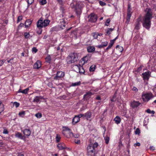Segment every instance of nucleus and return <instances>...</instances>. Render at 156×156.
Wrapping results in <instances>:
<instances>
[{"instance_id": "nucleus-50", "label": "nucleus", "mask_w": 156, "mask_h": 156, "mask_svg": "<svg viewBox=\"0 0 156 156\" xmlns=\"http://www.w3.org/2000/svg\"><path fill=\"white\" fill-rule=\"evenodd\" d=\"M77 115L79 117V118L82 117H85L84 114H80Z\"/></svg>"}, {"instance_id": "nucleus-55", "label": "nucleus", "mask_w": 156, "mask_h": 156, "mask_svg": "<svg viewBox=\"0 0 156 156\" xmlns=\"http://www.w3.org/2000/svg\"><path fill=\"white\" fill-rule=\"evenodd\" d=\"M78 71H79V72L80 73H83L84 72V70L83 68V69H81V70H80V69H79V70Z\"/></svg>"}, {"instance_id": "nucleus-12", "label": "nucleus", "mask_w": 156, "mask_h": 156, "mask_svg": "<svg viewBox=\"0 0 156 156\" xmlns=\"http://www.w3.org/2000/svg\"><path fill=\"white\" fill-rule=\"evenodd\" d=\"M15 136L16 137L18 138L21 139L25 140V137L23 136L21 133L17 132L15 133Z\"/></svg>"}, {"instance_id": "nucleus-27", "label": "nucleus", "mask_w": 156, "mask_h": 156, "mask_svg": "<svg viewBox=\"0 0 156 156\" xmlns=\"http://www.w3.org/2000/svg\"><path fill=\"white\" fill-rule=\"evenodd\" d=\"M113 30L114 28H108L106 31V35H110Z\"/></svg>"}, {"instance_id": "nucleus-7", "label": "nucleus", "mask_w": 156, "mask_h": 156, "mask_svg": "<svg viewBox=\"0 0 156 156\" xmlns=\"http://www.w3.org/2000/svg\"><path fill=\"white\" fill-rule=\"evenodd\" d=\"M89 20L92 22H96L97 19V16L94 13H91L88 17Z\"/></svg>"}, {"instance_id": "nucleus-58", "label": "nucleus", "mask_w": 156, "mask_h": 156, "mask_svg": "<svg viewBox=\"0 0 156 156\" xmlns=\"http://www.w3.org/2000/svg\"><path fill=\"white\" fill-rule=\"evenodd\" d=\"M132 90L133 91L136 92L138 91L137 89L135 87H133V88Z\"/></svg>"}, {"instance_id": "nucleus-4", "label": "nucleus", "mask_w": 156, "mask_h": 156, "mask_svg": "<svg viewBox=\"0 0 156 156\" xmlns=\"http://www.w3.org/2000/svg\"><path fill=\"white\" fill-rule=\"evenodd\" d=\"M77 55L76 54L73 53L70 54L67 58L66 61L68 64L74 63L77 60Z\"/></svg>"}, {"instance_id": "nucleus-48", "label": "nucleus", "mask_w": 156, "mask_h": 156, "mask_svg": "<svg viewBox=\"0 0 156 156\" xmlns=\"http://www.w3.org/2000/svg\"><path fill=\"white\" fill-rule=\"evenodd\" d=\"M114 43H113V41H110V43L109 44L108 46L111 48Z\"/></svg>"}, {"instance_id": "nucleus-11", "label": "nucleus", "mask_w": 156, "mask_h": 156, "mask_svg": "<svg viewBox=\"0 0 156 156\" xmlns=\"http://www.w3.org/2000/svg\"><path fill=\"white\" fill-rule=\"evenodd\" d=\"M93 94L90 91H88L84 95L83 98L86 100L88 99Z\"/></svg>"}, {"instance_id": "nucleus-3", "label": "nucleus", "mask_w": 156, "mask_h": 156, "mask_svg": "<svg viewBox=\"0 0 156 156\" xmlns=\"http://www.w3.org/2000/svg\"><path fill=\"white\" fill-rule=\"evenodd\" d=\"M50 22L48 20H43V18H41L37 23V27L38 28H42L48 26Z\"/></svg>"}, {"instance_id": "nucleus-5", "label": "nucleus", "mask_w": 156, "mask_h": 156, "mask_svg": "<svg viewBox=\"0 0 156 156\" xmlns=\"http://www.w3.org/2000/svg\"><path fill=\"white\" fill-rule=\"evenodd\" d=\"M152 98L153 95L151 93L143 94L142 95V99L144 102H148Z\"/></svg>"}, {"instance_id": "nucleus-37", "label": "nucleus", "mask_w": 156, "mask_h": 156, "mask_svg": "<svg viewBox=\"0 0 156 156\" xmlns=\"http://www.w3.org/2000/svg\"><path fill=\"white\" fill-rule=\"evenodd\" d=\"M83 60L84 61V63H86L88 60V57L87 56H85L83 58Z\"/></svg>"}, {"instance_id": "nucleus-18", "label": "nucleus", "mask_w": 156, "mask_h": 156, "mask_svg": "<svg viewBox=\"0 0 156 156\" xmlns=\"http://www.w3.org/2000/svg\"><path fill=\"white\" fill-rule=\"evenodd\" d=\"M23 132L24 134L27 136H29L31 134V131L29 129H25Z\"/></svg>"}, {"instance_id": "nucleus-29", "label": "nucleus", "mask_w": 156, "mask_h": 156, "mask_svg": "<svg viewBox=\"0 0 156 156\" xmlns=\"http://www.w3.org/2000/svg\"><path fill=\"white\" fill-rule=\"evenodd\" d=\"M140 21V19H138L137 20V23L136 24L135 26V28L137 30H138L139 28L140 23L139 21Z\"/></svg>"}, {"instance_id": "nucleus-43", "label": "nucleus", "mask_w": 156, "mask_h": 156, "mask_svg": "<svg viewBox=\"0 0 156 156\" xmlns=\"http://www.w3.org/2000/svg\"><path fill=\"white\" fill-rule=\"evenodd\" d=\"M60 136L59 135H58L57 134V136L56 138V141L57 142H59L60 140Z\"/></svg>"}, {"instance_id": "nucleus-17", "label": "nucleus", "mask_w": 156, "mask_h": 156, "mask_svg": "<svg viewBox=\"0 0 156 156\" xmlns=\"http://www.w3.org/2000/svg\"><path fill=\"white\" fill-rule=\"evenodd\" d=\"M44 99L43 97L41 96H36L33 100V102H38L40 101L41 99Z\"/></svg>"}, {"instance_id": "nucleus-49", "label": "nucleus", "mask_w": 156, "mask_h": 156, "mask_svg": "<svg viewBox=\"0 0 156 156\" xmlns=\"http://www.w3.org/2000/svg\"><path fill=\"white\" fill-rule=\"evenodd\" d=\"M22 19V16H18L17 19V22L18 23Z\"/></svg>"}, {"instance_id": "nucleus-6", "label": "nucleus", "mask_w": 156, "mask_h": 156, "mask_svg": "<svg viewBox=\"0 0 156 156\" xmlns=\"http://www.w3.org/2000/svg\"><path fill=\"white\" fill-rule=\"evenodd\" d=\"M151 72L150 71L143 73L142 74L143 79L144 81H148L151 76Z\"/></svg>"}, {"instance_id": "nucleus-31", "label": "nucleus", "mask_w": 156, "mask_h": 156, "mask_svg": "<svg viewBox=\"0 0 156 156\" xmlns=\"http://www.w3.org/2000/svg\"><path fill=\"white\" fill-rule=\"evenodd\" d=\"M104 139L106 144H108L109 140V137L106 136L104 137Z\"/></svg>"}, {"instance_id": "nucleus-36", "label": "nucleus", "mask_w": 156, "mask_h": 156, "mask_svg": "<svg viewBox=\"0 0 156 156\" xmlns=\"http://www.w3.org/2000/svg\"><path fill=\"white\" fill-rule=\"evenodd\" d=\"M35 116L37 118H41L42 116V114L40 113H38L35 115Z\"/></svg>"}, {"instance_id": "nucleus-56", "label": "nucleus", "mask_w": 156, "mask_h": 156, "mask_svg": "<svg viewBox=\"0 0 156 156\" xmlns=\"http://www.w3.org/2000/svg\"><path fill=\"white\" fill-rule=\"evenodd\" d=\"M140 143H136V144H134V146L135 147H136V146H140Z\"/></svg>"}, {"instance_id": "nucleus-34", "label": "nucleus", "mask_w": 156, "mask_h": 156, "mask_svg": "<svg viewBox=\"0 0 156 156\" xmlns=\"http://www.w3.org/2000/svg\"><path fill=\"white\" fill-rule=\"evenodd\" d=\"M92 35L94 39H97L98 38V34L97 33H93Z\"/></svg>"}, {"instance_id": "nucleus-21", "label": "nucleus", "mask_w": 156, "mask_h": 156, "mask_svg": "<svg viewBox=\"0 0 156 156\" xmlns=\"http://www.w3.org/2000/svg\"><path fill=\"white\" fill-rule=\"evenodd\" d=\"M114 121L116 124H119L120 122L121 119L119 117L117 116L114 119Z\"/></svg>"}, {"instance_id": "nucleus-35", "label": "nucleus", "mask_w": 156, "mask_h": 156, "mask_svg": "<svg viewBox=\"0 0 156 156\" xmlns=\"http://www.w3.org/2000/svg\"><path fill=\"white\" fill-rule=\"evenodd\" d=\"M116 48L117 49H118L119 51L120 52H122L123 50L122 47L119 45H117L116 46Z\"/></svg>"}, {"instance_id": "nucleus-19", "label": "nucleus", "mask_w": 156, "mask_h": 156, "mask_svg": "<svg viewBox=\"0 0 156 156\" xmlns=\"http://www.w3.org/2000/svg\"><path fill=\"white\" fill-rule=\"evenodd\" d=\"M87 51L88 52L91 53L95 51V48L93 46H89L87 47Z\"/></svg>"}, {"instance_id": "nucleus-14", "label": "nucleus", "mask_w": 156, "mask_h": 156, "mask_svg": "<svg viewBox=\"0 0 156 156\" xmlns=\"http://www.w3.org/2000/svg\"><path fill=\"white\" fill-rule=\"evenodd\" d=\"M57 147L60 150L65 149L66 148L65 144L63 143H59L58 144Z\"/></svg>"}, {"instance_id": "nucleus-23", "label": "nucleus", "mask_w": 156, "mask_h": 156, "mask_svg": "<svg viewBox=\"0 0 156 156\" xmlns=\"http://www.w3.org/2000/svg\"><path fill=\"white\" fill-rule=\"evenodd\" d=\"M131 16V14L130 11L129 10V9H128V13L127 14V21L129 22V21L130 19Z\"/></svg>"}, {"instance_id": "nucleus-22", "label": "nucleus", "mask_w": 156, "mask_h": 156, "mask_svg": "<svg viewBox=\"0 0 156 156\" xmlns=\"http://www.w3.org/2000/svg\"><path fill=\"white\" fill-rule=\"evenodd\" d=\"M84 115L85 118H86L87 120H88L90 118L91 115V112H87L84 114Z\"/></svg>"}, {"instance_id": "nucleus-41", "label": "nucleus", "mask_w": 156, "mask_h": 156, "mask_svg": "<svg viewBox=\"0 0 156 156\" xmlns=\"http://www.w3.org/2000/svg\"><path fill=\"white\" fill-rule=\"evenodd\" d=\"M40 3L41 5H44L46 3V0H40Z\"/></svg>"}, {"instance_id": "nucleus-53", "label": "nucleus", "mask_w": 156, "mask_h": 156, "mask_svg": "<svg viewBox=\"0 0 156 156\" xmlns=\"http://www.w3.org/2000/svg\"><path fill=\"white\" fill-rule=\"evenodd\" d=\"M25 114V112L24 111L20 112L19 115L20 116H22V115H24Z\"/></svg>"}, {"instance_id": "nucleus-38", "label": "nucleus", "mask_w": 156, "mask_h": 156, "mask_svg": "<svg viewBox=\"0 0 156 156\" xmlns=\"http://www.w3.org/2000/svg\"><path fill=\"white\" fill-rule=\"evenodd\" d=\"M29 90V89L28 88H27L23 90H22V93L24 94H27Z\"/></svg>"}, {"instance_id": "nucleus-54", "label": "nucleus", "mask_w": 156, "mask_h": 156, "mask_svg": "<svg viewBox=\"0 0 156 156\" xmlns=\"http://www.w3.org/2000/svg\"><path fill=\"white\" fill-rule=\"evenodd\" d=\"M5 62V61L4 60H1L0 61V66H2Z\"/></svg>"}, {"instance_id": "nucleus-46", "label": "nucleus", "mask_w": 156, "mask_h": 156, "mask_svg": "<svg viewBox=\"0 0 156 156\" xmlns=\"http://www.w3.org/2000/svg\"><path fill=\"white\" fill-rule=\"evenodd\" d=\"M38 30H37V33L39 34H41L42 32V28H38Z\"/></svg>"}, {"instance_id": "nucleus-10", "label": "nucleus", "mask_w": 156, "mask_h": 156, "mask_svg": "<svg viewBox=\"0 0 156 156\" xmlns=\"http://www.w3.org/2000/svg\"><path fill=\"white\" fill-rule=\"evenodd\" d=\"M140 103L138 101H133L131 103V106L133 108H136L139 106Z\"/></svg>"}, {"instance_id": "nucleus-44", "label": "nucleus", "mask_w": 156, "mask_h": 156, "mask_svg": "<svg viewBox=\"0 0 156 156\" xmlns=\"http://www.w3.org/2000/svg\"><path fill=\"white\" fill-rule=\"evenodd\" d=\"M110 20L109 19H108L106 21L105 23V25L107 26H108L109 24Z\"/></svg>"}, {"instance_id": "nucleus-28", "label": "nucleus", "mask_w": 156, "mask_h": 156, "mask_svg": "<svg viewBox=\"0 0 156 156\" xmlns=\"http://www.w3.org/2000/svg\"><path fill=\"white\" fill-rule=\"evenodd\" d=\"M74 67L75 68L77 69L78 70L79 69H80V70L83 69V67L80 65H75L74 66Z\"/></svg>"}, {"instance_id": "nucleus-13", "label": "nucleus", "mask_w": 156, "mask_h": 156, "mask_svg": "<svg viewBox=\"0 0 156 156\" xmlns=\"http://www.w3.org/2000/svg\"><path fill=\"white\" fill-rule=\"evenodd\" d=\"M80 119L78 115L75 116L72 119V123L73 124H75L79 122Z\"/></svg>"}, {"instance_id": "nucleus-42", "label": "nucleus", "mask_w": 156, "mask_h": 156, "mask_svg": "<svg viewBox=\"0 0 156 156\" xmlns=\"http://www.w3.org/2000/svg\"><path fill=\"white\" fill-rule=\"evenodd\" d=\"M140 133V131L139 129L138 128H137L135 131V133L136 134L139 135Z\"/></svg>"}, {"instance_id": "nucleus-60", "label": "nucleus", "mask_w": 156, "mask_h": 156, "mask_svg": "<svg viewBox=\"0 0 156 156\" xmlns=\"http://www.w3.org/2000/svg\"><path fill=\"white\" fill-rule=\"evenodd\" d=\"M59 4H62L63 3L62 0H56Z\"/></svg>"}, {"instance_id": "nucleus-2", "label": "nucleus", "mask_w": 156, "mask_h": 156, "mask_svg": "<svg viewBox=\"0 0 156 156\" xmlns=\"http://www.w3.org/2000/svg\"><path fill=\"white\" fill-rule=\"evenodd\" d=\"M98 146L97 143L95 142L94 144H90L87 147V152L89 155H91L93 154L94 156L96 154L97 152H96V149Z\"/></svg>"}, {"instance_id": "nucleus-30", "label": "nucleus", "mask_w": 156, "mask_h": 156, "mask_svg": "<svg viewBox=\"0 0 156 156\" xmlns=\"http://www.w3.org/2000/svg\"><path fill=\"white\" fill-rule=\"evenodd\" d=\"M81 84V83L80 81L77 82H76L72 83V86H76L80 85Z\"/></svg>"}, {"instance_id": "nucleus-33", "label": "nucleus", "mask_w": 156, "mask_h": 156, "mask_svg": "<svg viewBox=\"0 0 156 156\" xmlns=\"http://www.w3.org/2000/svg\"><path fill=\"white\" fill-rule=\"evenodd\" d=\"M46 61L50 63L51 62V58L50 56H48L46 58Z\"/></svg>"}, {"instance_id": "nucleus-63", "label": "nucleus", "mask_w": 156, "mask_h": 156, "mask_svg": "<svg viewBox=\"0 0 156 156\" xmlns=\"http://www.w3.org/2000/svg\"><path fill=\"white\" fill-rule=\"evenodd\" d=\"M24 24L23 23H20V25H19V26L21 27H23V26H24Z\"/></svg>"}, {"instance_id": "nucleus-24", "label": "nucleus", "mask_w": 156, "mask_h": 156, "mask_svg": "<svg viewBox=\"0 0 156 156\" xmlns=\"http://www.w3.org/2000/svg\"><path fill=\"white\" fill-rule=\"evenodd\" d=\"M69 136L70 137H74L75 138H78L79 136V135L78 134H74L73 132H70Z\"/></svg>"}, {"instance_id": "nucleus-32", "label": "nucleus", "mask_w": 156, "mask_h": 156, "mask_svg": "<svg viewBox=\"0 0 156 156\" xmlns=\"http://www.w3.org/2000/svg\"><path fill=\"white\" fill-rule=\"evenodd\" d=\"M96 66L95 65H92L90 68L89 70L90 72H92L94 71L95 68Z\"/></svg>"}, {"instance_id": "nucleus-40", "label": "nucleus", "mask_w": 156, "mask_h": 156, "mask_svg": "<svg viewBox=\"0 0 156 156\" xmlns=\"http://www.w3.org/2000/svg\"><path fill=\"white\" fill-rule=\"evenodd\" d=\"M24 35L25 37L26 38H28L29 37L30 35L29 33L27 32H25L24 33Z\"/></svg>"}, {"instance_id": "nucleus-51", "label": "nucleus", "mask_w": 156, "mask_h": 156, "mask_svg": "<svg viewBox=\"0 0 156 156\" xmlns=\"http://www.w3.org/2000/svg\"><path fill=\"white\" fill-rule=\"evenodd\" d=\"M32 51L33 52L36 53L37 51V49L35 47H34L32 48Z\"/></svg>"}, {"instance_id": "nucleus-45", "label": "nucleus", "mask_w": 156, "mask_h": 156, "mask_svg": "<svg viewBox=\"0 0 156 156\" xmlns=\"http://www.w3.org/2000/svg\"><path fill=\"white\" fill-rule=\"evenodd\" d=\"M13 105L16 108H17L19 106L20 104L16 102H15L13 103Z\"/></svg>"}, {"instance_id": "nucleus-15", "label": "nucleus", "mask_w": 156, "mask_h": 156, "mask_svg": "<svg viewBox=\"0 0 156 156\" xmlns=\"http://www.w3.org/2000/svg\"><path fill=\"white\" fill-rule=\"evenodd\" d=\"M41 63L39 61H37L34 65V68L36 69H38L41 66Z\"/></svg>"}, {"instance_id": "nucleus-39", "label": "nucleus", "mask_w": 156, "mask_h": 156, "mask_svg": "<svg viewBox=\"0 0 156 156\" xmlns=\"http://www.w3.org/2000/svg\"><path fill=\"white\" fill-rule=\"evenodd\" d=\"M34 0H28V6H29L30 5L32 4L34 2Z\"/></svg>"}, {"instance_id": "nucleus-59", "label": "nucleus", "mask_w": 156, "mask_h": 156, "mask_svg": "<svg viewBox=\"0 0 156 156\" xmlns=\"http://www.w3.org/2000/svg\"><path fill=\"white\" fill-rule=\"evenodd\" d=\"M96 99L97 100H101V97L99 95H97L96 98Z\"/></svg>"}, {"instance_id": "nucleus-57", "label": "nucleus", "mask_w": 156, "mask_h": 156, "mask_svg": "<svg viewBox=\"0 0 156 156\" xmlns=\"http://www.w3.org/2000/svg\"><path fill=\"white\" fill-rule=\"evenodd\" d=\"M3 133L4 134H8V132L7 129H5L4 130Z\"/></svg>"}, {"instance_id": "nucleus-47", "label": "nucleus", "mask_w": 156, "mask_h": 156, "mask_svg": "<svg viewBox=\"0 0 156 156\" xmlns=\"http://www.w3.org/2000/svg\"><path fill=\"white\" fill-rule=\"evenodd\" d=\"M99 4L102 6H105L106 5V4L105 2H103L102 1H99Z\"/></svg>"}, {"instance_id": "nucleus-16", "label": "nucleus", "mask_w": 156, "mask_h": 156, "mask_svg": "<svg viewBox=\"0 0 156 156\" xmlns=\"http://www.w3.org/2000/svg\"><path fill=\"white\" fill-rule=\"evenodd\" d=\"M108 44V42L107 41L102 42L101 44L100 45H99L97 46V47L101 48H103L105 47Z\"/></svg>"}, {"instance_id": "nucleus-61", "label": "nucleus", "mask_w": 156, "mask_h": 156, "mask_svg": "<svg viewBox=\"0 0 156 156\" xmlns=\"http://www.w3.org/2000/svg\"><path fill=\"white\" fill-rule=\"evenodd\" d=\"M146 112L148 113H151V111L149 109H148L147 110H146Z\"/></svg>"}, {"instance_id": "nucleus-1", "label": "nucleus", "mask_w": 156, "mask_h": 156, "mask_svg": "<svg viewBox=\"0 0 156 156\" xmlns=\"http://www.w3.org/2000/svg\"><path fill=\"white\" fill-rule=\"evenodd\" d=\"M146 15L144 17L142 23L143 26L147 29H149L151 27V20L152 17V12L150 9H147Z\"/></svg>"}, {"instance_id": "nucleus-25", "label": "nucleus", "mask_w": 156, "mask_h": 156, "mask_svg": "<svg viewBox=\"0 0 156 156\" xmlns=\"http://www.w3.org/2000/svg\"><path fill=\"white\" fill-rule=\"evenodd\" d=\"M4 108L3 104L1 101H0V113L4 110Z\"/></svg>"}, {"instance_id": "nucleus-9", "label": "nucleus", "mask_w": 156, "mask_h": 156, "mask_svg": "<svg viewBox=\"0 0 156 156\" xmlns=\"http://www.w3.org/2000/svg\"><path fill=\"white\" fill-rule=\"evenodd\" d=\"M64 76V73L62 71L58 72L56 76L54 77V79L55 80H59V78L63 77Z\"/></svg>"}, {"instance_id": "nucleus-8", "label": "nucleus", "mask_w": 156, "mask_h": 156, "mask_svg": "<svg viewBox=\"0 0 156 156\" xmlns=\"http://www.w3.org/2000/svg\"><path fill=\"white\" fill-rule=\"evenodd\" d=\"M63 129L62 131V133L66 136L68 137V136L66 135L67 133L69 135L70 132H72L70 129L67 127H63Z\"/></svg>"}, {"instance_id": "nucleus-20", "label": "nucleus", "mask_w": 156, "mask_h": 156, "mask_svg": "<svg viewBox=\"0 0 156 156\" xmlns=\"http://www.w3.org/2000/svg\"><path fill=\"white\" fill-rule=\"evenodd\" d=\"M32 23V21L30 19L27 20L25 22V27L26 28L29 27Z\"/></svg>"}, {"instance_id": "nucleus-26", "label": "nucleus", "mask_w": 156, "mask_h": 156, "mask_svg": "<svg viewBox=\"0 0 156 156\" xmlns=\"http://www.w3.org/2000/svg\"><path fill=\"white\" fill-rule=\"evenodd\" d=\"M4 108L3 104L1 101H0V113L4 110Z\"/></svg>"}, {"instance_id": "nucleus-62", "label": "nucleus", "mask_w": 156, "mask_h": 156, "mask_svg": "<svg viewBox=\"0 0 156 156\" xmlns=\"http://www.w3.org/2000/svg\"><path fill=\"white\" fill-rule=\"evenodd\" d=\"M3 144V143L2 142H0V147H2Z\"/></svg>"}, {"instance_id": "nucleus-52", "label": "nucleus", "mask_w": 156, "mask_h": 156, "mask_svg": "<svg viewBox=\"0 0 156 156\" xmlns=\"http://www.w3.org/2000/svg\"><path fill=\"white\" fill-rule=\"evenodd\" d=\"M74 142L76 144H79L80 143V140H75Z\"/></svg>"}, {"instance_id": "nucleus-64", "label": "nucleus", "mask_w": 156, "mask_h": 156, "mask_svg": "<svg viewBox=\"0 0 156 156\" xmlns=\"http://www.w3.org/2000/svg\"><path fill=\"white\" fill-rule=\"evenodd\" d=\"M22 90H21V89L20 88L19 89L18 92L19 93H22Z\"/></svg>"}]
</instances>
